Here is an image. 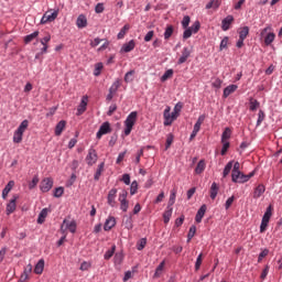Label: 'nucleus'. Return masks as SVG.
I'll return each instance as SVG.
<instances>
[{
    "label": "nucleus",
    "instance_id": "nucleus-1",
    "mask_svg": "<svg viewBox=\"0 0 282 282\" xmlns=\"http://www.w3.org/2000/svg\"><path fill=\"white\" fill-rule=\"evenodd\" d=\"M135 122H138V111H132L124 120V135H131V131H133Z\"/></svg>",
    "mask_w": 282,
    "mask_h": 282
},
{
    "label": "nucleus",
    "instance_id": "nucleus-2",
    "mask_svg": "<svg viewBox=\"0 0 282 282\" xmlns=\"http://www.w3.org/2000/svg\"><path fill=\"white\" fill-rule=\"evenodd\" d=\"M54 186V178L53 177H45L40 183V191L42 193H50Z\"/></svg>",
    "mask_w": 282,
    "mask_h": 282
},
{
    "label": "nucleus",
    "instance_id": "nucleus-3",
    "mask_svg": "<svg viewBox=\"0 0 282 282\" xmlns=\"http://www.w3.org/2000/svg\"><path fill=\"white\" fill-rule=\"evenodd\" d=\"M164 118V127H171L173 124V120H177V116L171 115V107H166L163 112Z\"/></svg>",
    "mask_w": 282,
    "mask_h": 282
},
{
    "label": "nucleus",
    "instance_id": "nucleus-4",
    "mask_svg": "<svg viewBox=\"0 0 282 282\" xmlns=\"http://www.w3.org/2000/svg\"><path fill=\"white\" fill-rule=\"evenodd\" d=\"M98 162V152H96V149L90 148L88 150V154L86 155V164L88 166H94Z\"/></svg>",
    "mask_w": 282,
    "mask_h": 282
},
{
    "label": "nucleus",
    "instance_id": "nucleus-5",
    "mask_svg": "<svg viewBox=\"0 0 282 282\" xmlns=\"http://www.w3.org/2000/svg\"><path fill=\"white\" fill-rule=\"evenodd\" d=\"M107 133H111V123L109 121H105L96 133L97 140H100L102 135H107Z\"/></svg>",
    "mask_w": 282,
    "mask_h": 282
},
{
    "label": "nucleus",
    "instance_id": "nucleus-6",
    "mask_svg": "<svg viewBox=\"0 0 282 282\" xmlns=\"http://www.w3.org/2000/svg\"><path fill=\"white\" fill-rule=\"evenodd\" d=\"M133 50H135V40H130L121 46L120 54H129V52H133Z\"/></svg>",
    "mask_w": 282,
    "mask_h": 282
},
{
    "label": "nucleus",
    "instance_id": "nucleus-7",
    "mask_svg": "<svg viewBox=\"0 0 282 282\" xmlns=\"http://www.w3.org/2000/svg\"><path fill=\"white\" fill-rule=\"evenodd\" d=\"M17 199H19V195L15 194L12 196L9 204L7 205V209H6L7 215H12V213L17 210Z\"/></svg>",
    "mask_w": 282,
    "mask_h": 282
},
{
    "label": "nucleus",
    "instance_id": "nucleus-8",
    "mask_svg": "<svg viewBox=\"0 0 282 282\" xmlns=\"http://www.w3.org/2000/svg\"><path fill=\"white\" fill-rule=\"evenodd\" d=\"M192 53H193V51L185 46L182 51L181 57L177 61V65H184V63H186V61H188V58H191Z\"/></svg>",
    "mask_w": 282,
    "mask_h": 282
},
{
    "label": "nucleus",
    "instance_id": "nucleus-9",
    "mask_svg": "<svg viewBox=\"0 0 282 282\" xmlns=\"http://www.w3.org/2000/svg\"><path fill=\"white\" fill-rule=\"evenodd\" d=\"M116 195H118L117 188H111L108 193L107 203H108V206H111V208L116 206Z\"/></svg>",
    "mask_w": 282,
    "mask_h": 282
},
{
    "label": "nucleus",
    "instance_id": "nucleus-10",
    "mask_svg": "<svg viewBox=\"0 0 282 282\" xmlns=\"http://www.w3.org/2000/svg\"><path fill=\"white\" fill-rule=\"evenodd\" d=\"M87 102H88V97L84 96L80 100L79 106L77 107L76 116H83L84 112L87 111Z\"/></svg>",
    "mask_w": 282,
    "mask_h": 282
},
{
    "label": "nucleus",
    "instance_id": "nucleus-11",
    "mask_svg": "<svg viewBox=\"0 0 282 282\" xmlns=\"http://www.w3.org/2000/svg\"><path fill=\"white\" fill-rule=\"evenodd\" d=\"M239 169H241V164L239 163V161L232 163L231 182H237L239 173L241 172Z\"/></svg>",
    "mask_w": 282,
    "mask_h": 282
},
{
    "label": "nucleus",
    "instance_id": "nucleus-12",
    "mask_svg": "<svg viewBox=\"0 0 282 282\" xmlns=\"http://www.w3.org/2000/svg\"><path fill=\"white\" fill-rule=\"evenodd\" d=\"M232 21H235V17L232 15H227L223 21H221V30L224 32H228L230 30V25H232Z\"/></svg>",
    "mask_w": 282,
    "mask_h": 282
},
{
    "label": "nucleus",
    "instance_id": "nucleus-13",
    "mask_svg": "<svg viewBox=\"0 0 282 282\" xmlns=\"http://www.w3.org/2000/svg\"><path fill=\"white\" fill-rule=\"evenodd\" d=\"M207 208L208 207L206 206V204H203L199 207V209L197 210L196 216H195L196 224H202V219H204V216L206 215Z\"/></svg>",
    "mask_w": 282,
    "mask_h": 282
},
{
    "label": "nucleus",
    "instance_id": "nucleus-14",
    "mask_svg": "<svg viewBox=\"0 0 282 282\" xmlns=\"http://www.w3.org/2000/svg\"><path fill=\"white\" fill-rule=\"evenodd\" d=\"M123 226L126 230H133V215L123 216Z\"/></svg>",
    "mask_w": 282,
    "mask_h": 282
},
{
    "label": "nucleus",
    "instance_id": "nucleus-15",
    "mask_svg": "<svg viewBox=\"0 0 282 282\" xmlns=\"http://www.w3.org/2000/svg\"><path fill=\"white\" fill-rule=\"evenodd\" d=\"M116 226V217L113 216H109L104 225V230L109 231L111 230V228H113Z\"/></svg>",
    "mask_w": 282,
    "mask_h": 282
},
{
    "label": "nucleus",
    "instance_id": "nucleus-16",
    "mask_svg": "<svg viewBox=\"0 0 282 282\" xmlns=\"http://www.w3.org/2000/svg\"><path fill=\"white\" fill-rule=\"evenodd\" d=\"M237 89H239V86H237L235 84L227 86L223 93L224 98H228V96H230V94H235V91H237Z\"/></svg>",
    "mask_w": 282,
    "mask_h": 282
},
{
    "label": "nucleus",
    "instance_id": "nucleus-17",
    "mask_svg": "<svg viewBox=\"0 0 282 282\" xmlns=\"http://www.w3.org/2000/svg\"><path fill=\"white\" fill-rule=\"evenodd\" d=\"M265 193V185L259 184L253 191V199H259Z\"/></svg>",
    "mask_w": 282,
    "mask_h": 282
},
{
    "label": "nucleus",
    "instance_id": "nucleus-18",
    "mask_svg": "<svg viewBox=\"0 0 282 282\" xmlns=\"http://www.w3.org/2000/svg\"><path fill=\"white\" fill-rule=\"evenodd\" d=\"M67 126V121L61 120L55 126V135H62L63 131H65V127Z\"/></svg>",
    "mask_w": 282,
    "mask_h": 282
},
{
    "label": "nucleus",
    "instance_id": "nucleus-19",
    "mask_svg": "<svg viewBox=\"0 0 282 282\" xmlns=\"http://www.w3.org/2000/svg\"><path fill=\"white\" fill-rule=\"evenodd\" d=\"M209 193H210V199L217 198V195L219 194V185L216 182L212 184Z\"/></svg>",
    "mask_w": 282,
    "mask_h": 282
},
{
    "label": "nucleus",
    "instance_id": "nucleus-20",
    "mask_svg": "<svg viewBox=\"0 0 282 282\" xmlns=\"http://www.w3.org/2000/svg\"><path fill=\"white\" fill-rule=\"evenodd\" d=\"M43 270H45V260L40 259L35 264L34 272L35 274H43Z\"/></svg>",
    "mask_w": 282,
    "mask_h": 282
},
{
    "label": "nucleus",
    "instance_id": "nucleus-21",
    "mask_svg": "<svg viewBox=\"0 0 282 282\" xmlns=\"http://www.w3.org/2000/svg\"><path fill=\"white\" fill-rule=\"evenodd\" d=\"M64 224H66V228L69 230V232H72L73 235L76 234V220L69 221L67 219H64Z\"/></svg>",
    "mask_w": 282,
    "mask_h": 282
},
{
    "label": "nucleus",
    "instance_id": "nucleus-22",
    "mask_svg": "<svg viewBox=\"0 0 282 282\" xmlns=\"http://www.w3.org/2000/svg\"><path fill=\"white\" fill-rule=\"evenodd\" d=\"M76 25L77 28H80V29L87 28V17H85V14L78 15Z\"/></svg>",
    "mask_w": 282,
    "mask_h": 282
},
{
    "label": "nucleus",
    "instance_id": "nucleus-23",
    "mask_svg": "<svg viewBox=\"0 0 282 282\" xmlns=\"http://www.w3.org/2000/svg\"><path fill=\"white\" fill-rule=\"evenodd\" d=\"M171 217H173V207H166V210L163 213L164 224H169V221H171Z\"/></svg>",
    "mask_w": 282,
    "mask_h": 282
},
{
    "label": "nucleus",
    "instance_id": "nucleus-24",
    "mask_svg": "<svg viewBox=\"0 0 282 282\" xmlns=\"http://www.w3.org/2000/svg\"><path fill=\"white\" fill-rule=\"evenodd\" d=\"M47 213H50L48 208H43L37 217V224H45V219L47 217Z\"/></svg>",
    "mask_w": 282,
    "mask_h": 282
},
{
    "label": "nucleus",
    "instance_id": "nucleus-25",
    "mask_svg": "<svg viewBox=\"0 0 282 282\" xmlns=\"http://www.w3.org/2000/svg\"><path fill=\"white\" fill-rule=\"evenodd\" d=\"M239 39H248V34H250V28L249 26H242L238 30Z\"/></svg>",
    "mask_w": 282,
    "mask_h": 282
},
{
    "label": "nucleus",
    "instance_id": "nucleus-26",
    "mask_svg": "<svg viewBox=\"0 0 282 282\" xmlns=\"http://www.w3.org/2000/svg\"><path fill=\"white\" fill-rule=\"evenodd\" d=\"M203 171H206V161L200 160L195 167V173L196 175H202Z\"/></svg>",
    "mask_w": 282,
    "mask_h": 282
},
{
    "label": "nucleus",
    "instance_id": "nucleus-27",
    "mask_svg": "<svg viewBox=\"0 0 282 282\" xmlns=\"http://www.w3.org/2000/svg\"><path fill=\"white\" fill-rule=\"evenodd\" d=\"M102 171H105V162H101L98 167L97 171L94 175V180L95 182H98V180H100V176L102 175Z\"/></svg>",
    "mask_w": 282,
    "mask_h": 282
},
{
    "label": "nucleus",
    "instance_id": "nucleus-28",
    "mask_svg": "<svg viewBox=\"0 0 282 282\" xmlns=\"http://www.w3.org/2000/svg\"><path fill=\"white\" fill-rule=\"evenodd\" d=\"M271 217H272V205H269L262 216V221H267L270 224Z\"/></svg>",
    "mask_w": 282,
    "mask_h": 282
},
{
    "label": "nucleus",
    "instance_id": "nucleus-29",
    "mask_svg": "<svg viewBox=\"0 0 282 282\" xmlns=\"http://www.w3.org/2000/svg\"><path fill=\"white\" fill-rule=\"evenodd\" d=\"M39 34L40 32L39 31H34L33 33L29 34V35H25L24 36V43L28 45L30 43H32V41L34 39H37L39 37Z\"/></svg>",
    "mask_w": 282,
    "mask_h": 282
},
{
    "label": "nucleus",
    "instance_id": "nucleus-30",
    "mask_svg": "<svg viewBox=\"0 0 282 282\" xmlns=\"http://www.w3.org/2000/svg\"><path fill=\"white\" fill-rule=\"evenodd\" d=\"M173 32H175V28L173 25H167L164 31V39L165 41H169L171 36H173Z\"/></svg>",
    "mask_w": 282,
    "mask_h": 282
},
{
    "label": "nucleus",
    "instance_id": "nucleus-31",
    "mask_svg": "<svg viewBox=\"0 0 282 282\" xmlns=\"http://www.w3.org/2000/svg\"><path fill=\"white\" fill-rule=\"evenodd\" d=\"M232 164H235V161H229L223 171V177H228L230 175V171H232Z\"/></svg>",
    "mask_w": 282,
    "mask_h": 282
},
{
    "label": "nucleus",
    "instance_id": "nucleus-32",
    "mask_svg": "<svg viewBox=\"0 0 282 282\" xmlns=\"http://www.w3.org/2000/svg\"><path fill=\"white\" fill-rule=\"evenodd\" d=\"M219 6H221V2L219 0H212L210 2H208L206 4V10H210L213 8V10H218Z\"/></svg>",
    "mask_w": 282,
    "mask_h": 282
},
{
    "label": "nucleus",
    "instance_id": "nucleus-33",
    "mask_svg": "<svg viewBox=\"0 0 282 282\" xmlns=\"http://www.w3.org/2000/svg\"><path fill=\"white\" fill-rule=\"evenodd\" d=\"M249 105H250L249 107L250 111H257V109H259L261 104L259 102V100L251 97L249 99Z\"/></svg>",
    "mask_w": 282,
    "mask_h": 282
},
{
    "label": "nucleus",
    "instance_id": "nucleus-34",
    "mask_svg": "<svg viewBox=\"0 0 282 282\" xmlns=\"http://www.w3.org/2000/svg\"><path fill=\"white\" fill-rule=\"evenodd\" d=\"M165 261L163 260L155 269V272L153 274V279H160V275L162 274V270H164Z\"/></svg>",
    "mask_w": 282,
    "mask_h": 282
},
{
    "label": "nucleus",
    "instance_id": "nucleus-35",
    "mask_svg": "<svg viewBox=\"0 0 282 282\" xmlns=\"http://www.w3.org/2000/svg\"><path fill=\"white\" fill-rule=\"evenodd\" d=\"M274 39H276V34H274L273 32L268 33L264 36V44L265 45H272V43H274Z\"/></svg>",
    "mask_w": 282,
    "mask_h": 282
},
{
    "label": "nucleus",
    "instance_id": "nucleus-36",
    "mask_svg": "<svg viewBox=\"0 0 282 282\" xmlns=\"http://www.w3.org/2000/svg\"><path fill=\"white\" fill-rule=\"evenodd\" d=\"M204 120H206V115H200L194 124V130L199 131V129H202V124H204Z\"/></svg>",
    "mask_w": 282,
    "mask_h": 282
},
{
    "label": "nucleus",
    "instance_id": "nucleus-37",
    "mask_svg": "<svg viewBox=\"0 0 282 282\" xmlns=\"http://www.w3.org/2000/svg\"><path fill=\"white\" fill-rule=\"evenodd\" d=\"M174 70L173 68L167 69L162 76H161V83H166L169 78H173Z\"/></svg>",
    "mask_w": 282,
    "mask_h": 282
},
{
    "label": "nucleus",
    "instance_id": "nucleus-38",
    "mask_svg": "<svg viewBox=\"0 0 282 282\" xmlns=\"http://www.w3.org/2000/svg\"><path fill=\"white\" fill-rule=\"evenodd\" d=\"M13 142L15 144H21V142H23V132H19V130H15L13 134Z\"/></svg>",
    "mask_w": 282,
    "mask_h": 282
},
{
    "label": "nucleus",
    "instance_id": "nucleus-39",
    "mask_svg": "<svg viewBox=\"0 0 282 282\" xmlns=\"http://www.w3.org/2000/svg\"><path fill=\"white\" fill-rule=\"evenodd\" d=\"M115 253H116V245H112L111 249L107 250L106 253L104 254V259L106 261H109V259H111V257H113Z\"/></svg>",
    "mask_w": 282,
    "mask_h": 282
},
{
    "label": "nucleus",
    "instance_id": "nucleus-40",
    "mask_svg": "<svg viewBox=\"0 0 282 282\" xmlns=\"http://www.w3.org/2000/svg\"><path fill=\"white\" fill-rule=\"evenodd\" d=\"M130 28L131 26L129 24H124L122 26V29L120 30V32L118 33L117 39H119V40L124 39V36H126L127 32H129Z\"/></svg>",
    "mask_w": 282,
    "mask_h": 282
},
{
    "label": "nucleus",
    "instance_id": "nucleus-41",
    "mask_svg": "<svg viewBox=\"0 0 282 282\" xmlns=\"http://www.w3.org/2000/svg\"><path fill=\"white\" fill-rule=\"evenodd\" d=\"M195 232H197V227L195 225H192L187 234V243H191V240L193 239V237H195Z\"/></svg>",
    "mask_w": 282,
    "mask_h": 282
},
{
    "label": "nucleus",
    "instance_id": "nucleus-42",
    "mask_svg": "<svg viewBox=\"0 0 282 282\" xmlns=\"http://www.w3.org/2000/svg\"><path fill=\"white\" fill-rule=\"evenodd\" d=\"M28 127H30V121L24 119L18 127L17 131H19L20 133H25V129H28Z\"/></svg>",
    "mask_w": 282,
    "mask_h": 282
},
{
    "label": "nucleus",
    "instance_id": "nucleus-43",
    "mask_svg": "<svg viewBox=\"0 0 282 282\" xmlns=\"http://www.w3.org/2000/svg\"><path fill=\"white\" fill-rule=\"evenodd\" d=\"M134 75H135L134 69H131L128 73H126L124 78H123L124 83H133V76Z\"/></svg>",
    "mask_w": 282,
    "mask_h": 282
},
{
    "label": "nucleus",
    "instance_id": "nucleus-44",
    "mask_svg": "<svg viewBox=\"0 0 282 282\" xmlns=\"http://www.w3.org/2000/svg\"><path fill=\"white\" fill-rule=\"evenodd\" d=\"M173 140H175V135H173V133H169L166 135L165 151H169V149H171V144H173Z\"/></svg>",
    "mask_w": 282,
    "mask_h": 282
},
{
    "label": "nucleus",
    "instance_id": "nucleus-45",
    "mask_svg": "<svg viewBox=\"0 0 282 282\" xmlns=\"http://www.w3.org/2000/svg\"><path fill=\"white\" fill-rule=\"evenodd\" d=\"M234 184H246L247 181V176L246 174H243L242 172H239L238 177L236 178V181H232Z\"/></svg>",
    "mask_w": 282,
    "mask_h": 282
},
{
    "label": "nucleus",
    "instance_id": "nucleus-46",
    "mask_svg": "<svg viewBox=\"0 0 282 282\" xmlns=\"http://www.w3.org/2000/svg\"><path fill=\"white\" fill-rule=\"evenodd\" d=\"M120 85H121L120 79L115 80L113 84L110 86L109 91L111 94H116L118 89H120Z\"/></svg>",
    "mask_w": 282,
    "mask_h": 282
},
{
    "label": "nucleus",
    "instance_id": "nucleus-47",
    "mask_svg": "<svg viewBox=\"0 0 282 282\" xmlns=\"http://www.w3.org/2000/svg\"><path fill=\"white\" fill-rule=\"evenodd\" d=\"M263 120H265V112L262 109H260L258 112V119H257L256 126L261 127V122H263Z\"/></svg>",
    "mask_w": 282,
    "mask_h": 282
},
{
    "label": "nucleus",
    "instance_id": "nucleus-48",
    "mask_svg": "<svg viewBox=\"0 0 282 282\" xmlns=\"http://www.w3.org/2000/svg\"><path fill=\"white\" fill-rule=\"evenodd\" d=\"M231 133L232 131L230 130V128H226L221 134V142H226V140H230Z\"/></svg>",
    "mask_w": 282,
    "mask_h": 282
},
{
    "label": "nucleus",
    "instance_id": "nucleus-49",
    "mask_svg": "<svg viewBox=\"0 0 282 282\" xmlns=\"http://www.w3.org/2000/svg\"><path fill=\"white\" fill-rule=\"evenodd\" d=\"M184 30L185 31L183 32V41L191 39V36H193V34H195L194 31L189 26H187Z\"/></svg>",
    "mask_w": 282,
    "mask_h": 282
},
{
    "label": "nucleus",
    "instance_id": "nucleus-50",
    "mask_svg": "<svg viewBox=\"0 0 282 282\" xmlns=\"http://www.w3.org/2000/svg\"><path fill=\"white\" fill-rule=\"evenodd\" d=\"M63 193H65V187L63 186H59V187H56L53 192V196L58 198V197H63Z\"/></svg>",
    "mask_w": 282,
    "mask_h": 282
},
{
    "label": "nucleus",
    "instance_id": "nucleus-51",
    "mask_svg": "<svg viewBox=\"0 0 282 282\" xmlns=\"http://www.w3.org/2000/svg\"><path fill=\"white\" fill-rule=\"evenodd\" d=\"M175 197H176V192H175V189H173L170 195L167 208H173V204H175Z\"/></svg>",
    "mask_w": 282,
    "mask_h": 282
},
{
    "label": "nucleus",
    "instance_id": "nucleus-52",
    "mask_svg": "<svg viewBox=\"0 0 282 282\" xmlns=\"http://www.w3.org/2000/svg\"><path fill=\"white\" fill-rule=\"evenodd\" d=\"M145 247H147V238H141L137 242V250H144Z\"/></svg>",
    "mask_w": 282,
    "mask_h": 282
},
{
    "label": "nucleus",
    "instance_id": "nucleus-53",
    "mask_svg": "<svg viewBox=\"0 0 282 282\" xmlns=\"http://www.w3.org/2000/svg\"><path fill=\"white\" fill-rule=\"evenodd\" d=\"M228 41H229V37H228V36H225V37L221 40L220 45H219L220 52L224 51V50H228Z\"/></svg>",
    "mask_w": 282,
    "mask_h": 282
},
{
    "label": "nucleus",
    "instance_id": "nucleus-54",
    "mask_svg": "<svg viewBox=\"0 0 282 282\" xmlns=\"http://www.w3.org/2000/svg\"><path fill=\"white\" fill-rule=\"evenodd\" d=\"M96 14H102L105 12V3L99 2L95 7Z\"/></svg>",
    "mask_w": 282,
    "mask_h": 282
},
{
    "label": "nucleus",
    "instance_id": "nucleus-55",
    "mask_svg": "<svg viewBox=\"0 0 282 282\" xmlns=\"http://www.w3.org/2000/svg\"><path fill=\"white\" fill-rule=\"evenodd\" d=\"M102 62H99L95 65L94 76H100V72H102Z\"/></svg>",
    "mask_w": 282,
    "mask_h": 282
},
{
    "label": "nucleus",
    "instance_id": "nucleus-56",
    "mask_svg": "<svg viewBox=\"0 0 282 282\" xmlns=\"http://www.w3.org/2000/svg\"><path fill=\"white\" fill-rule=\"evenodd\" d=\"M182 107H184V105L182 102H177L175 106H174V110L173 112L171 113V116H176L177 118V115L180 113V111H182Z\"/></svg>",
    "mask_w": 282,
    "mask_h": 282
},
{
    "label": "nucleus",
    "instance_id": "nucleus-57",
    "mask_svg": "<svg viewBox=\"0 0 282 282\" xmlns=\"http://www.w3.org/2000/svg\"><path fill=\"white\" fill-rule=\"evenodd\" d=\"M47 21L52 23V21H56V18L58 17V10L53 11L51 14H47Z\"/></svg>",
    "mask_w": 282,
    "mask_h": 282
},
{
    "label": "nucleus",
    "instance_id": "nucleus-58",
    "mask_svg": "<svg viewBox=\"0 0 282 282\" xmlns=\"http://www.w3.org/2000/svg\"><path fill=\"white\" fill-rule=\"evenodd\" d=\"M228 149H230V142L224 141L220 154L226 155V153H228Z\"/></svg>",
    "mask_w": 282,
    "mask_h": 282
},
{
    "label": "nucleus",
    "instance_id": "nucleus-59",
    "mask_svg": "<svg viewBox=\"0 0 282 282\" xmlns=\"http://www.w3.org/2000/svg\"><path fill=\"white\" fill-rule=\"evenodd\" d=\"M39 184V176H33L32 181L29 183V188L32 191L33 188H36V185Z\"/></svg>",
    "mask_w": 282,
    "mask_h": 282
},
{
    "label": "nucleus",
    "instance_id": "nucleus-60",
    "mask_svg": "<svg viewBox=\"0 0 282 282\" xmlns=\"http://www.w3.org/2000/svg\"><path fill=\"white\" fill-rule=\"evenodd\" d=\"M120 202V210L122 213H127L129 210V200H119Z\"/></svg>",
    "mask_w": 282,
    "mask_h": 282
},
{
    "label": "nucleus",
    "instance_id": "nucleus-61",
    "mask_svg": "<svg viewBox=\"0 0 282 282\" xmlns=\"http://www.w3.org/2000/svg\"><path fill=\"white\" fill-rule=\"evenodd\" d=\"M138 193V181H133L130 185V195Z\"/></svg>",
    "mask_w": 282,
    "mask_h": 282
},
{
    "label": "nucleus",
    "instance_id": "nucleus-62",
    "mask_svg": "<svg viewBox=\"0 0 282 282\" xmlns=\"http://www.w3.org/2000/svg\"><path fill=\"white\" fill-rule=\"evenodd\" d=\"M181 23H182V28L183 29L188 28V25H191V17L189 15H185Z\"/></svg>",
    "mask_w": 282,
    "mask_h": 282
},
{
    "label": "nucleus",
    "instance_id": "nucleus-63",
    "mask_svg": "<svg viewBox=\"0 0 282 282\" xmlns=\"http://www.w3.org/2000/svg\"><path fill=\"white\" fill-rule=\"evenodd\" d=\"M189 28L194 31V34H197V32H199V29L202 28V23L199 21H195Z\"/></svg>",
    "mask_w": 282,
    "mask_h": 282
},
{
    "label": "nucleus",
    "instance_id": "nucleus-64",
    "mask_svg": "<svg viewBox=\"0 0 282 282\" xmlns=\"http://www.w3.org/2000/svg\"><path fill=\"white\" fill-rule=\"evenodd\" d=\"M184 219H185L184 215H181V217L176 218L174 224L175 228L182 227V225L184 224Z\"/></svg>",
    "mask_w": 282,
    "mask_h": 282
}]
</instances>
